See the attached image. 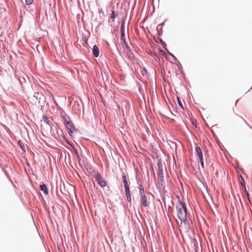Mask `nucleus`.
<instances>
[{"mask_svg": "<svg viewBox=\"0 0 252 252\" xmlns=\"http://www.w3.org/2000/svg\"><path fill=\"white\" fill-rule=\"evenodd\" d=\"M177 215L181 222H186L187 221V211L185 204L180 202L176 207Z\"/></svg>", "mask_w": 252, "mask_h": 252, "instance_id": "1", "label": "nucleus"}, {"mask_svg": "<svg viewBox=\"0 0 252 252\" xmlns=\"http://www.w3.org/2000/svg\"><path fill=\"white\" fill-rule=\"evenodd\" d=\"M63 119L64 125L67 129L69 134L71 136L75 129V127L73 123L69 121V118L63 116Z\"/></svg>", "mask_w": 252, "mask_h": 252, "instance_id": "2", "label": "nucleus"}, {"mask_svg": "<svg viewBox=\"0 0 252 252\" xmlns=\"http://www.w3.org/2000/svg\"><path fill=\"white\" fill-rule=\"evenodd\" d=\"M94 177L101 187L104 188L106 186L107 182L101 177L99 173L96 172L94 175Z\"/></svg>", "mask_w": 252, "mask_h": 252, "instance_id": "3", "label": "nucleus"}, {"mask_svg": "<svg viewBox=\"0 0 252 252\" xmlns=\"http://www.w3.org/2000/svg\"><path fill=\"white\" fill-rule=\"evenodd\" d=\"M158 174L159 176L160 180L161 182H164V177H163V166L162 164L160 161H158Z\"/></svg>", "mask_w": 252, "mask_h": 252, "instance_id": "4", "label": "nucleus"}, {"mask_svg": "<svg viewBox=\"0 0 252 252\" xmlns=\"http://www.w3.org/2000/svg\"><path fill=\"white\" fill-rule=\"evenodd\" d=\"M125 23L123 21L121 26V40L123 41L124 43H126V38H125Z\"/></svg>", "mask_w": 252, "mask_h": 252, "instance_id": "5", "label": "nucleus"}, {"mask_svg": "<svg viewBox=\"0 0 252 252\" xmlns=\"http://www.w3.org/2000/svg\"><path fill=\"white\" fill-rule=\"evenodd\" d=\"M150 195L151 194L149 193H148L147 195H141V202L143 205L145 207H148L149 206L148 203V198H149Z\"/></svg>", "mask_w": 252, "mask_h": 252, "instance_id": "6", "label": "nucleus"}, {"mask_svg": "<svg viewBox=\"0 0 252 252\" xmlns=\"http://www.w3.org/2000/svg\"><path fill=\"white\" fill-rule=\"evenodd\" d=\"M124 45H125V46L126 47V49H125V53L127 55V56L129 57V58H131L133 54L131 53L130 51V49H129V48L127 45V44L126 43H126H124Z\"/></svg>", "mask_w": 252, "mask_h": 252, "instance_id": "7", "label": "nucleus"}, {"mask_svg": "<svg viewBox=\"0 0 252 252\" xmlns=\"http://www.w3.org/2000/svg\"><path fill=\"white\" fill-rule=\"evenodd\" d=\"M122 179H123V182H124V186H125L126 191L129 190V186H128V182H127V179H126V176L125 174H124L122 176Z\"/></svg>", "mask_w": 252, "mask_h": 252, "instance_id": "8", "label": "nucleus"}, {"mask_svg": "<svg viewBox=\"0 0 252 252\" xmlns=\"http://www.w3.org/2000/svg\"><path fill=\"white\" fill-rule=\"evenodd\" d=\"M93 52V54L95 57H97L98 56L99 49L96 45L94 46Z\"/></svg>", "mask_w": 252, "mask_h": 252, "instance_id": "9", "label": "nucleus"}, {"mask_svg": "<svg viewBox=\"0 0 252 252\" xmlns=\"http://www.w3.org/2000/svg\"><path fill=\"white\" fill-rule=\"evenodd\" d=\"M196 152L199 158H203V154L201 148L199 146L195 147Z\"/></svg>", "mask_w": 252, "mask_h": 252, "instance_id": "10", "label": "nucleus"}, {"mask_svg": "<svg viewBox=\"0 0 252 252\" xmlns=\"http://www.w3.org/2000/svg\"><path fill=\"white\" fill-rule=\"evenodd\" d=\"M40 189L41 190H42L45 194H48V189L46 186L43 184L42 185H40L39 186Z\"/></svg>", "mask_w": 252, "mask_h": 252, "instance_id": "11", "label": "nucleus"}, {"mask_svg": "<svg viewBox=\"0 0 252 252\" xmlns=\"http://www.w3.org/2000/svg\"><path fill=\"white\" fill-rule=\"evenodd\" d=\"M33 96L34 97H35L36 98V99H37L38 98L39 99V100H38L39 103H40V101L41 99H42V100H44L43 97L42 96V95L38 93H35L34 94Z\"/></svg>", "mask_w": 252, "mask_h": 252, "instance_id": "12", "label": "nucleus"}, {"mask_svg": "<svg viewBox=\"0 0 252 252\" xmlns=\"http://www.w3.org/2000/svg\"><path fill=\"white\" fill-rule=\"evenodd\" d=\"M139 189L140 194L141 195L144 194V190L143 187L142 185H140L139 186Z\"/></svg>", "mask_w": 252, "mask_h": 252, "instance_id": "13", "label": "nucleus"}, {"mask_svg": "<svg viewBox=\"0 0 252 252\" xmlns=\"http://www.w3.org/2000/svg\"><path fill=\"white\" fill-rule=\"evenodd\" d=\"M126 195L127 201L128 202H130L131 201V198H130V194L129 190L126 191Z\"/></svg>", "mask_w": 252, "mask_h": 252, "instance_id": "14", "label": "nucleus"}, {"mask_svg": "<svg viewBox=\"0 0 252 252\" xmlns=\"http://www.w3.org/2000/svg\"><path fill=\"white\" fill-rule=\"evenodd\" d=\"M117 16L115 12L114 11H112V13H111V14L110 15V17L111 18L113 19H114Z\"/></svg>", "mask_w": 252, "mask_h": 252, "instance_id": "15", "label": "nucleus"}, {"mask_svg": "<svg viewBox=\"0 0 252 252\" xmlns=\"http://www.w3.org/2000/svg\"><path fill=\"white\" fill-rule=\"evenodd\" d=\"M43 120L44 121V122L47 124H48L49 123V120H48V118H47V116H43Z\"/></svg>", "mask_w": 252, "mask_h": 252, "instance_id": "16", "label": "nucleus"}, {"mask_svg": "<svg viewBox=\"0 0 252 252\" xmlns=\"http://www.w3.org/2000/svg\"><path fill=\"white\" fill-rule=\"evenodd\" d=\"M199 159V160H200V162L201 165L202 167L203 168H204V165L203 158H200Z\"/></svg>", "mask_w": 252, "mask_h": 252, "instance_id": "17", "label": "nucleus"}, {"mask_svg": "<svg viewBox=\"0 0 252 252\" xmlns=\"http://www.w3.org/2000/svg\"><path fill=\"white\" fill-rule=\"evenodd\" d=\"M25 2L27 4L29 5L32 3L33 0H25Z\"/></svg>", "mask_w": 252, "mask_h": 252, "instance_id": "18", "label": "nucleus"}, {"mask_svg": "<svg viewBox=\"0 0 252 252\" xmlns=\"http://www.w3.org/2000/svg\"><path fill=\"white\" fill-rule=\"evenodd\" d=\"M177 99H178V103H179V105L181 106V107L182 109H184L183 106V104H182L181 100L179 99V98H178Z\"/></svg>", "mask_w": 252, "mask_h": 252, "instance_id": "19", "label": "nucleus"}, {"mask_svg": "<svg viewBox=\"0 0 252 252\" xmlns=\"http://www.w3.org/2000/svg\"><path fill=\"white\" fill-rule=\"evenodd\" d=\"M247 196H248V200H249V202H250L251 201H250V199L249 198V193L248 192H247Z\"/></svg>", "mask_w": 252, "mask_h": 252, "instance_id": "20", "label": "nucleus"}, {"mask_svg": "<svg viewBox=\"0 0 252 252\" xmlns=\"http://www.w3.org/2000/svg\"><path fill=\"white\" fill-rule=\"evenodd\" d=\"M238 101V100H236V103H235V105H236V104H237V103Z\"/></svg>", "mask_w": 252, "mask_h": 252, "instance_id": "21", "label": "nucleus"}, {"mask_svg": "<svg viewBox=\"0 0 252 252\" xmlns=\"http://www.w3.org/2000/svg\"><path fill=\"white\" fill-rule=\"evenodd\" d=\"M251 89H252V87H251Z\"/></svg>", "mask_w": 252, "mask_h": 252, "instance_id": "22", "label": "nucleus"}]
</instances>
